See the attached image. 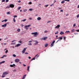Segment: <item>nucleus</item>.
Instances as JSON below:
<instances>
[{
    "mask_svg": "<svg viewBox=\"0 0 79 79\" xmlns=\"http://www.w3.org/2000/svg\"><path fill=\"white\" fill-rule=\"evenodd\" d=\"M31 34L32 35H33V34H34V36L35 37H37V35H38L39 34L37 32H35L31 33Z\"/></svg>",
    "mask_w": 79,
    "mask_h": 79,
    "instance_id": "nucleus-1",
    "label": "nucleus"
},
{
    "mask_svg": "<svg viewBox=\"0 0 79 79\" xmlns=\"http://www.w3.org/2000/svg\"><path fill=\"white\" fill-rule=\"evenodd\" d=\"M55 40H54L52 42L51 44V47H52L53 46V45H54V44L55 43Z\"/></svg>",
    "mask_w": 79,
    "mask_h": 79,
    "instance_id": "nucleus-2",
    "label": "nucleus"
},
{
    "mask_svg": "<svg viewBox=\"0 0 79 79\" xmlns=\"http://www.w3.org/2000/svg\"><path fill=\"white\" fill-rule=\"evenodd\" d=\"M31 25H28V26L26 25L25 27V29L26 30H27L28 29V27H29L30 26H31Z\"/></svg>",
    "mask_w": 79,
    "mask_h": 79,
    "instance_id": "nucleus-3",
    "label": "nucleus"
},
{
    "mask_svg": "<svg viewBox=\"0 0 79 79\" xmlns=\"http://www.w3.org/2000/svg\"><path fill=\"white\" fill-rule=\"evenodd\" d=\"M10 8H14L15 5L13 4H11L9 5Z\"/></svg>",
    "mask_w": 79,
    "mask_h": 79,
    "instance_id": "nucleus-4",
    "label": "nucleus"
},
{
    "mask_svg": "<svg viewBox=\"0 0 79 79\" xmlns=\"http://www.w3.org/2000/svg\"><path fill=\"white\" fill-rule=\"evenodd\" d=\"M8 73L7 72H3L2 74V75H6L7 74H8Z\"/></svg>",
    "mask_w": 79,
    "mask_h": 79,
    "instance_id": "nucleus-5",
    "label": "nucleus"
},
{
    "mask_svg": "<svg viewBox=\"0 0 79 79\" xmlns=\"http://www.w3.org/2000/svg\"><path fill=\"white\" fill-rule=\"evenodd\" d=\"M15 62L16 63H18L19 61V59H16L15 60Z\"/></svg>",
    "mask_w": 79,
    "mask_h": 79,
    "instance_id": "nucleus-6",
    "label": "nucleus"
},
{
    "mask_svg": "<svg viewBox=\"0 0 79 79\" xmlns=\"http://www.w3.org/2000/svg\"><path fill=\"white\" fill-rule=\"evenodd\" d=\"M37 55H38V54H37L35 56V57L34 58H33L31 60V61H32V60H35V57H36V56H37Z\"/></svg>",
    "mask_w": 79,
    "mask_h": 79,
    "instance_id": "nucleus-7",
    "label": "nucleus"
},
{
    "mask_svg": "<svg viewBox=\"0 0 79 79\" xmlns=\"http://www.w3.org/2000/svg\"><path fill=\"white\" fill-rule=\"evenodd\" d=\"M10 66L11 67V68H13V67H15L16 66V65L15 64H13V65H10Z\"/></svg>",
    "mask_w": 79,
    "mask_h": 79,
    "instance_id": "nucleus-8",
    "label": "nucleus"
},
{
    "mask_svg": "<svg viewBox=\"0 0 79 79\" xmlns=\"http://www.w3.org/2000/svg\"><path fill=\"white\" fill-rule=\"evenodd\" d=\"M26 50V48H24L23 50L22 51V52L23 53H24L25 52V51Z\"/></svg>",
    "mask_w": 79,
    "mask_h": 79,
    "instance_id": "nucleus-9",
    "label": "nucleus"
},
{
    "mask_svg": "<svg viewBox=\"0 0 79 79\" xmlns=\"http://www.w3.org/2000/svg\"><path fill=\"white\" fill-rule=\"evenodd\" d=\"M60 27V25H58L55 27V29H58Z\"/></svg>",
    "mask_w": 79,
    "mask_h": 79,
    "instance_id": "nucleus-10",
    "label": "nucleus"
},
{
    "mask_svg": "<svg viewBox=\"0 0 79 79\" xmlns=\"http://www.w3.org/2000/svg\"><path fill=\"white\" fill-rule=\"evenodd\" d=\"M6 25H7V24H5L4 25H2V26L3 27H6Z\"/></svg>",
    "mask_w": 79,
    "mask_h": 79,
    "instance_id": "nucleus-11",
    "label": "nucleus"
},
{
    "mask_svg": "<svg viewBox=\"0 0 79 79\" xmlns=\"http://www.w3.org/2000/svg\"><path fill=\"white\" fill-rule=\"evenodd\" d=\"M7 55H4L3 56L1 57V58H4V57H6L7 56Z\"/></svg>",
    "mask_w": 79,
    "mask_h": 79,
    "instance_id": "nucleus-12",
    "label": "nucleus"
},
{
    "mask_svg": "<svg viewBox=\"0 0 79 79\" xmlns=\"http://www.w3.org/2000/svg\"><path fill=\"white\" fill-rule=\"evenodd\" d=\"M34 42H35V45H37V44H38V43H39V42H38V41H34Z\"/></svg>",
    "mask_w": 79,
    "mask_h": 79,
    "instance_id": "nucleus-13",
    "label": "nucleus"
},
{
    "mask_svg": "<svg viewBox=\"0 0 79 79\" xmlns=\"http://www.w3.org/2000/svg\"><path fill=\"white\" fill-rule=\"evenodd\" d=\"M37 19L38 21H40V19H41V18L39 17L37 18Z\"/></svg>",
    "mask_w": 79,
    "mask_h": 79,
    "instance_id": "nucleus-14",
    "label": "nucleus"
},
{
    "mask_svg": "<svg viewBox=\"0 0 79 79\" xmlns=\"http://www.w3.org/2000/svg\"><path fill=\"white\" fill-rule=\"evenodd\" d=\"M60 35H62V34H64V32H63V31H61L60 33Z\"/></svg>",
    "mask_w": 79,
    "mask_h": 79,
    "instance_id": "nucleus-15",
    "label": "nucleus"
},
{
    "mask_svg": "<svg viewBox=\"0 0 79 79\" xmlns=\"http://www.w3.org/2000/svg\"><path fill=\"white\" fill-rule=\"evenodd\" d=\"M5 61H3L2 62H0V64H2V63H5Z\"/></svg>",
    "mask_w": 79,
    "mask_h": 79,
    "instance_id": "nucleus-16",
    "label": "nucleus"
},
{
    "mask_svg": "<svg viewBox=\"0 0 79 79\" xmlns=\"http://www.w3.org/2000/svg\"><path fill=\"white\" fill-rule=\"evenodd\" d=\"M48 46V44H44V47H47Z\"/></svg>",
    "mask_w": 79,
    "mask_h": 79,
    "instance_id": "nucleus-17",
    "label": "nucleus"
},
{
    "mask_svg": "<svg viewBox=\"0 0 79 79\" xmlns=\"http://www.w3.org/2000/svg\"><path fill=\"white\" fill-rule=\"evenodd\" d=\"M29 68H30V67L29 66L27 67V70L28 71H29Z\"/></svg>",
    "mask_w": 79,
    "mask_h": 79,
    "instance_id": "nucleus-18",
    "label": "nucleus"
},
{
    "mask_svg": "<svg viewBox=\"0 0 79 79\" xmlns=\"http://www.w3.org/2000/svg\"><path fill=\"white\" fill-rule=\"evenodd\" d=\"M47 39V37H44V38H43V40H46V39Z\"/></svg>",
    "mask_w": 79,
    "mask_h": 79,
    "instance_id": "nucleus-19",
    "label": "nucleus"
},
{
    "mask_svg": "<svg viewBox=\"0 0 79 79\" xmlns=\"http://www.w3.org/2000/svg\"><path fill=\"white\" fill-rule=\"evenodd\" d=\"M20 31H21V30H20V29L19 28L17 29V31L18 32H20Z\"/></svg>",
    "mask_w": 79,
    "mask_h": 79,
    "instance_id": "nucleus-20",
    "label": "nucleus"
},
{
    "mask_svg": "<svg viewBox=\"0 0 79 79\" xmlns=\"http://www.w3.org/2000/svg\"><path fill=\"white\" fill-rule=\"evenodd\" d=\"M13 21L14 22H16V20H15V18H13Z\"/></svg>",
    "mask_w": 79,
    "mask_h": 79,
    "instance_id": "nucleus-21",
    "label": "nucleus"
},
{
    "mask_svg": "<svg viewBox=\"0 0 79 79\" xmlns=\"http://www.w3.org/2000/svg\"><path fill=\"white\" fill-rule=\"evenodd\" d=\"M20 45H21V44H18L17 45V47H19V46H20Z\"/></svg>",
    "mask_w": 79,
    "mask_h": 79,
    "instance_id": "nucleus-22",
    "label": "nucleus"
},
{
    "mask_svg": "<svg viewBox=\"0 0 79 79\" xmlns=\"http://www.w3.org/2000/svg\"><path fill=\"white\" fill-rule=\"evenodd\" d=\"M72 32L73 33V32H74V29H73L71 30Z\"/></svg>",
    "mask_w": 79,
    "mask_h": 79,
    "instance_id": "nucleus-23",
    "label": "nucleus"
},
{
    "mask_svg": "<svg viewBox=\"0 0 79 79\" xmlns=\"http://www.w3.org/2000/svg\"><path fill=\"white\" fill-rule=\"evenodd\" d=\"M64 3V1L63 0L61 2V3L63 4V3Z\"/></svg>",
    "mask_w": 79,
    "mask_h": 79,
    "instance_id": "nucleus-24",
    "label": "nucleus"
},
{
    "mask_svg": "<svg viewBox=\"0 0 79 79\" xmlns=\"http://www.w3.org/2000/svg\"><path fill=\"white\" fill-rule=\"evenodd\" d=\"M66 33H69L70 32V31H67L65 32Z\"/></svg>",
    "mask_w": 79,
    "mask_h": 79,
    "instance_id": "nucleus-25",
    "label": "nucleus"
},
{
    "mask_svg": "<svg viewBox=\"0 0 79 79\" xmlns=\"http://www.w3.org/2000/svg\"><path fill=\"white\" fill-rule=\"evenodd\" d=\"M21 7H19L18 8V10H20V9H21Z\"/></svg>",
    "mask_w": 79,
    "mask_h": 79,
    "instance_id": "nucleus-26",
    "label": "nucleus"
},
{
    "mask_svg": "<svg viewBox=\"0 0 79 79\" xmlns=\"http://www.w3.org/2000/svg\"><path fill=\"white\" fill-rule=\"evenodd\" d=\"M26 21V19H24L22 21H23V22H24V21Z\"/></svg>",
    "mask_w": 79,
    "mask_h": 79,
    "instance_id": "nucleus-27",
    "label": "nucleus"
},
{
    "mask_svg": "<svg viewBox=\"0 0 79 79\" xmlns=\"http://www.w3.org/2000/svg\"><path fill=\"white\" fill-rule=\"evenodd\" d=\"M59 39H60V40H62L63 39V37H60Z\"/></svg>",
    "mask_w": 79,
    "mask_h": 79,
    "instance_id": "nucleus-28",
    "label": "nucleus"
},
{
    "mask_svg": "<svg viewBox=\"0 0 79 79\" xmlns=\"http://www.w3.org/2000/svg\"><path fill=\"white\" fill-rule=\"evenodd\" d=\"M10 8V7L9 6H7L6 7V8Z\"/></svg>",
    "mask_w": 79,
    "mask_h": 79,
    "instance_id": "nucleus-29",
    "label": "nucleus"
},
{
    "mask_svg": "<svg viewBox=\"0 0 79 79\" xmlns=\"http://www.w3.org/2000/svg\"><path fill=\"white\" fill-rule=\"evenodd\" d=\"M26 75H25L23 76V77L25 78V77H26Z\"/></svg>",
    "mask_w": 79,
    "mask_h": 79,
    "instance_id": "nucleus-30",
    "label": "nucleus"
},
{
    "mask_svg": "<svg viewBox=\"0 0 79 79\" xmlns=\"http://www.w3.org/2000/svg\"><path fill=\"white\" fill-rule=\"evenodd\" d=\"M14 18H17V16L16 15H15L14 16Z\"/></svg>",
    "mask_w": 79,
    "mask_h": 79,
    "instance_id": "nucleus-31",
    "label": "nucleus"
},
{
    "mask_svg": "<svg viewBox=\"0 0 79 79\" xmlns=\"http://www.w3.org/2000/svg\"><path fill=\"white\" fill-rule=\"evenodd\" d=\"M13 56H14V57H16V55H15V54H13Z\"/></svg>",
    "mask_w": 79,
    "mask_h": 79,
    "instance_id": "nucleus-32",
    "label": "nucleus"
},
{
    "mask_svg": "<svg viewBox=\"0 0 79 79\" xmlns=\"http://www.w3.org/2000/svg\"><path fill=\"white\" fill-rule=\"evenodd\" d=\"M32 10H33V9H29V11H32Z\"/></svg>",
    "mask_w": 79,
    "mask_h": 79,
    "instance_id": "nucleus-33",
    "label": "nucleus"
},
{
    "mask_svg": "<svg viewBox=\"0 0 79 79\" xmlns=\"http://www.w3.org/2000/svg\"><path fill=\"white\" fill-rule=\"evenodd\" d=\"M13 72H16V69H14V70H13Z\"/></svg>",
    "mask_w": 79,
    "mask_h": 79,
    "instance_id": "nucleus-34",
    "label": "nucleus"
},
{
    "mask_svg": "<svg viewBox=\"0 0 79 79\" xmlns=\"http://www.w3.org/2000/svg\"><path fill=\"white\" fill-rule=\"evenodd\" d=\"M8 50H6L5 52L6 53H8Z\"/></svg>",
    "mask_w": 79,
    "mask_h": 79,
    "instance_id": "nucleus-35",
    "label": "nucleus"
},
{
    "mask_svg": "<svg viewBox=\"0 0 79 79\" xmlns=\"http://www.w3.org/2000/svg\"><path fill=\"white\" fill-rule=\"evenodd\" d=\"M29 5H31V4H32V2H29Z\"/></svg>",
    "mask_w": 79,
    "mask_h": 79,
    "instance_id": "nucleus-36",
    "label": "nucleus"
},
{
    "mask_svg": "<svg viewBox=\"0 0 79 79\" xmlns=\"http://www.w3.org/2000/svg\"><path fill=\"white\" fill-rule=\"evenodd\" d=\"M19 43H20V44H22V41H19Z\"/></svg>",
    "mask_w": 79,
    "mask_h": 79,
    "instance_id": "nucleus-37",
    "label": "nucleus"
},
{
    "mask_svg": "<svg viewBox=\"0 0 79 79\" xmlns=\"http://www.w3.org/2000/svg\"><path fill=\"white\" fill-rule=\"evenodd\" d=\"M24 12H26V11H27V9H25L24 10Z\"/></svg>",
    "mask_w": 79,
    "mask_h": 79,
    "instance_id": "nucleus-38",
    "label": "nucleus"
},
{
    "mask_svg": "<svg viewBox=\"0 0 79 79\" xmlns=\"http://www.w3.org/2000/svg\"><path fill=\"white\" fill-rule=\"evenodd\" d=\"M58 33V31H57L55 33V34H57Z\"/></svg>",
    "mask_w": 79,
    "mask_h": 79,
    "instance_id": "nucleus-39",
    "label": "nucleus"
},
{
    "mask_svg": "<svg viewBox=\"0 0 79 79\" xmlns=\"http://www.w3.org/2000/svg\"><path fill=\"white\" fill-rule=\"evenodd\" d=\"M48 6V5H45V7H47Z\"/></svg>",
    "mask_w": 79,
    "mask_h": 79,
    "instance_id": "nucleus-40",
    "label": "nucleus"
},
{
    "mask_svg": "<svg viewBox=\"0 0 79 79\" xmlns=\"http://www.w3.org/2000/svg\"><path fill=\"white\" fill-rule=\"evenodd\" d=\"M64 40H66V37L65 36L64 37Z\"/></svg>",
    "mask_w": 79,
    "mask_h": 79,
    "instance_id": "nucleus-41",
    "label": "nucleus"
},
{
    "mask_svg": "<svg viewBox=\"0 0 79 79\" xmlns=\"http://www.w3.org/2000/svg\"><path fill=\"white\" fill-rule=\"evenodd\" d=\"M5 77V76L2 75V77Z\"/></svg>",
    "mask_w": 79,
    "mask_h": 79,
    "instance_id": "nucleus-42",
    "label": "nucleus"
},
{
    "mask_svg": "<svg viewBox=\"0 0 79 79\" xmlns=\"http://www.w3.org/2000/svg\"><path fill=\"white\" fill-rule=\"evenodd\" d=\"M64 1H66L67 2H69V0H64Z\"/></svg>",
    "mask_w": 79,
    "mask_h": 79,
    "instance_id": "nucleus-43",
    "label": "nucleus"
},
{
    "mask_svg": "<svg viewBox=\"0 0 79 79\" xmlns=\"http://www.w3.org/2000/svg\"><path fill=\"white\" fill-rule=\"evenodd\" d=\"M76 24L74 23L73 25V27H75V26H76Z\"/></svg>",
    "mask_w": 79,
    "mask_h": 79,
    "instance_id": "nucleus-44",
    "label": "nucleus"
},
{
    "mask_svg": "<svg viewBox=\"0 0 79 79\" xmlns=\"http://www.w3.org/2000/svg\"><path fill=\"white\" fill-rule=\"evenodd\" d=\"M28 45H32V44L29 43V44H28Z\"/></svg>",
    "mask_w": 79,
    "mask_h": 79,
    "instance_id": "nucleus-45",
    "label": "nucleus"
},
{
    "mask_svg": "<svg viewBox=\"0 0 79 79\" xmlns=\"http://www.w3.org/2000/svg\"><path fill=\"white\" fill-rule=\"evenodd\" d=\"M5 2V0H2V2Z\"/></svg>",
    "mask_w": 79,
    "mask_h": 79,
    "instance_id": "nucleus-46",
    "label": "nucleus"
},
{
    "mask_svg": "<svg viewBox=\"0 0 79 79\" xmlns=\"http://www.w3.org/2000/svg\"><path fill=\"white\" fill-rule=\"evenodd\" d=\"M7 15H8L9 14H10V12H7Z\"/></svg>",
    "mask_w": 79,
    "mask_h": 79,
    "instance_id": "nucleus-47",
    "label": "nucleus"
},
{
    "mask_svg": "<svg viewBox=\"0 0 79 79\" xmlns=\"http://www.w3.org/2000/svg\"><path fill=\"white\" fill-rule=\"evenodd\" d=\"M32 42V41H29L28 42L29 43H31V42Z\"/></svg>",
    "mask_w": 79,
    "mask_h": 79,
    "instance_id": "nucleus-48",
    "label": "nucleus"
},
{
    "mask_svg": "<svg viewBox=\"0 0 79 79\" xmlns=\"http://www.w3.org/2000/svg\"><path fill=\"white\" fill-rule=\"evenodd\" d=\"M77 18H79V14H78V15H77Z\"/></svg>",
    "mask_w": 79,
    "mask_h": 79,
    "instance_id": "nucleus-49",
    "label": "nucleus"
},
{
    "mask_svg": "<svg viewBox=\"0 0 79 79\" xmlns=\"http://www.w3.org/2000/svg\"><path fill=\"white\" fill-rule=\"evenodd\" d=\"M48 32V31H44V32H45V33H47Z\"/></svg>",
    "mask_w": 79,
    "mask_h": 79,
    "instance_id": "nucleus-50",
    "label": "nucleus"
},
{
    "mask_svg": "<svg viewBox=\"0 0 79 79\" xmlns=\"http://www.w3.org/2000/svg\"><path fill=\"white\" fill-rule=\"evenodd\" d=\"M4 21L5 22H6L7 21V19H5Z\"/></svg>",
    "mask_w": 79,
    "mask_h": 79,
    "instance_id": "nucleus-51",
    "label": "nucleus"
},
{
    "mask_svg": "<svg viewBox=\"0 0 79 79\" xmlns=\"http://www.w3.org/2000/svg\"><path fill=\"white\" fill-rule=\"evenodd\" d=\"M23 66L24 67L26 66V65L25 64H23Z\"/></svg>",
    "mask_w": 79,
    "mask_h": 79,
    "instance_id": "nucleus-52",
    "label": "nucleus"
},
{
    "mask_svg": "<svg viewBox=\"0 0 79 79\" xmlns=\"http://www.w3.org/2000/svg\"><path fill=\"white\" fill-rule=\"evenodd\" d=\"M8 1H9V0H6V2H8Z\"/></svg>",
    "mask_w": 79,
    "mask_h": 79,
    "instance_id": "nucleus-53",
    "label": "nucleus"
},
{
    "mask_svg": "<svg viewBox=\"0 0 79 79\" xmlns=\"http://www.w3.org/2000/svg\"><path fill=\"white\" fill-rule=\"evenodd\" d=\"M60 12H63V10H60Z\"/></svg>",
    "mask_w": 79,
    "mask_h": 79,
    "instance_id": "nucleus-54",
    "label": "nucleus"
},
{
    "mask_svg": "<svg viewBox=\"0 0 79 79\" xmlns=\"http://www.w3.org/2000/svg\"><path fill=\"white\" fill-rule=\"evenodd\" d=\"M25 55L27 54H28V52H25Z\"/></svg>",
    "mask_w": 79,
    "mask_h": 79,
    "instance_id": "nucleus-55",
    "label": "nucleus"
},
{
    "mask_svg": "<svg viewBox=\"0 0 79 79\" xmlns=\"http://www.w3.org/2000/svg\"><path fill=\"white\" fill-rule=\"evenodd\" d=\"M29 19H30V20H32V18H29Z\"/></svg>",
    "mask_w": 79,
    "mask_h": 79,
    "instance_id": "nucleus-56",
    "label": "nucleus"
},
{
    "mask_svg": "<svg viewBox=\"0 0 79 79\" xmlns=\"http://www.w3.org/2000/svg\"><path fill=\"white\" fill-rule=\"evenodd\" d=\"M28 58H29V59H31V57L30 56H29L28 57Z\"/></svg>",
    "mask_w": 79,
    "mask_h": 79,
    "instance_id": "nucleus-57",
    "label": "nucleus"
},
{
    "mask_svg": "<svg viewBox=\"0 0 79 79\" xmlns=\"http://www.w3.org/2000/svg\"><path fill=\"white\" fill-rule=\"evenodd\" d=\"M56 0H54V3H55V2H56Z\"/></svg>",
    "mask_w": 79,
    "mask_h": 79,
    "instance_id": "nucleus-58",
    "label": "nucleus"
},
{
    "mask_svg": "<svg viewBox=\"0 0 79 79\" xmlns=\"http://www.w3.org/2000/svg\"><path fill=\"white\" fill-rule=\"evenodd\" d=\"M18 2L19 3H20V2H21V1H18Z\"/></svg>",
    "mask_w": 79,
    "mask_h": 79,
    "instance_id": "nucleus-59",
    "label": "nucleus"
},
{
    "mask_svg": "<svg viewBox=\"0 0 79 79\" xmlns=\"http://www.w3.org/2000/svg\"><path fill=\"white\" fill-rule=\"evenodd\" d=\"M76 31L77 32H79V30H76Z\"/></svg>",
    "mask_w": 79,
    "mask_h": 79,
    "instance_id": "nucleus-60",
    "label": "nucleus"
},
{
    "mask_svg": "<svg viewBox=\"0 0 79 79\" xmlns=\"http://www.w3.org/2000/svg\"><path fill=\"white\" fill-rule=\"evenodd\" d=\"M74 34L76 35V34H77V33H74Z\"/></svg>",
    "mask_w": 79,
    "mask_h": 79,
    "instance_id": "nucleus-61",
    "label": "nucleus"
},
{
    "mask_svg": "<svg viewBox=\"0 0 79 79\" xmlns=\"http://www.w3.org/2000/svg\"><path fill=\"white\" fill-rule=\"evenodd\" d=\"M77 8H79V5H78L77 7Z\"/></svg>",
    "mask_w": 79,
    "mask_h": 79,
    "instance_id": "nucleus-62",
    "label": "nucleus"
},
{
    "mask_svg": "<svg viewBox=\"0 0 79 79\" xmlns=\"http://www.w3.org/2000/svg\"><path fill=\"white\" fill-rule=\"evenodd\" d=\"M53 4H52V5H50V6H53Z\"/></svg>",
    "mask_w": 79,
    "mask_h": 79,
    "instance_id": "nucleus-63",
    "label": "nucleus"
},
{
    "mask_svg": "<svg viewBox=\"0 0 79 79\" xmlns=\"http://www.w3.org/2000/svg\"><path fill=\"white\" fill-rule=\"evenodd\" d=\"M25 79L24 77H23L22 78V79Z\"/></svg>",
    "mask_w": 79,
    "mask_h": 79,
    "instance_id": "nucleus-64",
    "label": "nucleus"
}]
</instances>
